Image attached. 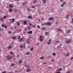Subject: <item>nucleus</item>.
<instances>
[{
    "label": "nucleus",
    "mask_w": 73,
    "mask_h": 73,
    "mask_svg": "<svg viewBox=\"0 0 73 73\" xmlns=\"http://www.w3.org/2000/svg\"><path fill=\"white\" fill-rule=\"evenodd\" d=\"M9 11L10 13H11V12L13 11V9L12 8H9Z\"/></svg>",
    "instance_id": "nucleus-7"
},
{
    "label": "nucleus",
    "mask_w": 73,
    "mask_h": 73,
    "mask_svg": "<svg viewBox=\"0 0 73 73\" xmlns=\"http://www.w3.org/2000/svg\"><path fill=\"white\" fill-rule=\"evenodd\" d=\"M24 63L25 64V66H27V63L26 62H25Z\"/></svg>",
    "instance_id": "nucleus-28"
},
{
    "label": "nucleus",
    "mask_w": 73,
    "mask_h": 73,
    "mask_svg": "<svg viewBox=\"0 0 73 73\" xmlns=\"http://www.w3.org/2000/svg\"><path fill=\"white\" fill-rule=\"evenodd\" d=\"M32 38V36L31 35H29V40H30L31 38Z\"/></svg>",
    "instance_id": "nucleus-10"
},
{
    "label": "nucleus",
    "mask_w": 73,
    "mask_h": 73,
    "mask_svg": "<svg viewBox=\"0 0 73 73\" xmlns=\"http://www.w3.org/2000/svg\"><path fill=\"white\" fill-rule=\"evenodd\" d=\"M33 2L35 3H37V1L36 0H34V1H33Z\"/></svg>",
    "instance_id": "nucleus-37"
},
{
    "label": "nucleus",
    "mask_w": 73,
    "mask_h": 73,
    "mask_svg": "<svg viewBox=\"0 0 73 73\" xmlns=\"http://www.w3.org/2000/svg\"><path fill=\"white\" fill-rule=\"evenodd\" d=\"M11 48H12V47L11 46H9L8 47V48L9 49H11Z\"/></svg>",
    "instance_id": "nucleus-40"
},
{
    "label": "nucleus",
    "mask_w": 73,
    "mask_h": 73,
    "mask_svg": "<svg viewBox=\"0 0 73 73\" xmlns=\"http://www.w3.org/2000/svg\"><path fill=\"white\" fill-rule=\"evenodd\" d=\"M60 48H61V47H60V46H57V49H59Z\"/></svg>",
    "instance_id": "nucleus-33"
},
{
    "label": "nucleus",
    "mask_w": 73,
    "mask_h": 73,
    "mask_svg": "<svg viewBox=\"0 0 73 73\" xmlns=\"http://www.w3.org/2000/svg\"><path fill=\"white\" fill-rule=\"evenodd\" d=\"M9 8H12L13 7V5L12 4L9 5Z\"/></svg>",
    "instance_id": "nucleus-18"
},
{
    "label": "nucleus",
    "mask_w": 73,
    "mask_h": 73,
    "mask_svg": "<svg viewBox=\"0 0 73 73\" xmlns=\"http://www.w3.org/2000/svg\"><path fill=\"white\" fill-rule=\"evenodd\" d=\"M51 40L52 39H50V38L49 39V40L48 41L47 44L48 45H50V44H51Z\"/></svg>",
    "instance_id": "nucleus-2"
},
{
    "label": "nucleus",
    "mask_w": 73,
    "mask_h": 73,
    "mask_svg": "<svg viewBox=\"0 0 73 73\" xmlns=\"http://www.w3.org/2000/svg\"><path fill=\"white\" fill-rule=\"evenodd\" d=\"M46 24H47L46 25H48L49 26L51 25L52 24L51 23L49 22H47V23H46Z\"/></svg>",
    "instance_id": "nucleus-8"
},
{
    "label": "nucleus",
    "mask_w": 73,
    "mask_h": 73,
    "mask_svg": "<svg viewBox=\"0 0 73 73\" xmlns=\"http://www.w3.org/2000/svg\"><path fill=\"white\" fill-rule=\"evenodd\" d=\"M20 64H21L22 62H23V61L21 60H20L18 62Z\"/></svg>",
    "instance_id": "nucleus-19"
},
{
    "label": "nucleus",
    "mask_w": 73,
    "mask_h": 73,
    "mask_svg": "<svg viewBox=\"0 0 73 73\" xmlns=\"http://www.w3.org/2000/svg\"><path fill=\"white\" fill-rule=\"evenodd\" d=\"M37 46H38V45H39V43H38L37 44Z\"/></svg>",
    "instance_id": "nucleus-59"
},
{
    "label": "nucleus",
    "mask_w": 73,
    "mask_h": 73,
    "mask_svg": "<svg viewBox=\"0 0 73 73\" xmlns=\"http://www.w3.org/2000/svg\"><path fill=\"white\" fill-rule=\"evenodd\" d=\"M16 33V31H14L13 32V33L14 34V33Z\"/></svg>",
    "instance_id": "nucleus-62"
},
{
    "label": "nucleus",
    "mask_w": 73,
    "mask_h": 73,
    "mask_svg": "<svg viewBox=\"0 0 73 73\" xmlns=\"http://www.w3.org/2000/svg\"><path fill=\"white\" fill-rule=\"evenodd\" d=\"M69 54L68 53L67 54V55L66 56V57H67V56H69Z\"/></svg>",
    "instance_id": "nucleus-47"
},
{
    "label": "nucleus",
    "mask_w": 73,
    "mask_h": 73,
    "mask_svg": "<svg viewBox=\"0 0 73 73\" xmlns=\"http://www.w3.org/2000/svg\"><path fill=\"white\" fill-rule=\"evenodd\" d=\"M2 73H6V72L5 71H3Z\"/></svg>",
    "instance_id": "nucleus-58"
},
{
    "label": "nucleus",
    "mask_w": 73,
    "mask_h": 73,
    "mask_svg": "<svg viewBox=\"0 0 73 73\" xmlns=\"http://www.w3.org/2000/svg\"><path fill=\"white\" fill-rule=\"evenodd\" d=\"M23 45L22 44H21L20 45V48H23Z\"/></svg>",
    "instance_id": "nucleus-39"
},
{
    "label": "nucleus",
    "mask_w": 73,
    "mask_h": 73,
    "mask_svg": "<svg viewBox=\"0 0 73 73\" xmlns=\"http://www.w3.org/2000/svg\"><path fill=\"white\" fill-rule=\"evenodd\" d=\"M28 19H32V17L30 15H29L28 17Z\"/></svg>",
    "instance_id": "nucleus-24"
},
{
    "label": "nucleus",
    "mask_w": 73,
    "mask_h": 73,
    "mask_svg": "<svg viewBox=\"0 0 73 73\" xmlns=\"http://www.w3.org/2000/svg\"><path fill=\"white\" fill-rule=\"evenodd\" d=\"M32 31H29L28 33L27 34H32Z\"/></svg>",
    "instance_id": "nucleus-16"
},
{
    "label": "nucleus",
    "mask_w": 73,
    "mask_h": 73,
    "mask_svg": "<svg viewBox=\"0 0 73 73\" xmlns=\"http://www.w3.org/2000/svg\"><path fill=\"white\" fill-rule=\"evenodd\" d=\"M29 11H30V9H27V11L29 12Z\"/></svg>",
    "instance_id": "nucleus-44"
},
{
    "label": "nucleus",
    "mask_w": 73,
    "mask_h": 73,
    "mask_svg": "<svg viewBox=\"0 0 73 73\" xmlns=\"http://www.w3.org/2000/svg\"><path fill=\"white\" fill-rule=\"evenodd\" d=\"M49 20H54V18H53V17L50 18L49 19Z\"/></svg>",
    "instance_id": "nucleus-25"
},
{
    "label": "nucleus",
    "mask_w": 73,
    "mask_h": 73,
    "mask_svg": "<svg viewBox=\"0 0 73 73\" xmlns=\"http://www.w3.org/2000/svg\"><path fill=\"white\" fill-rule=\"evenodd\" d=\"M45 35L46 36H47L49 35V34L48 33V32H46L45 33Z\"/></svg>",
    "instance_id": "nucleus-22"
},
{
    "label": "nucleus",
    "mask_w": 73,
    "mask_h": 73,
    "mask_svg": "<svg viewBox=\"0 0 73 73\" xmlns=\"http://www.w3.org/2000/svg\"><path fill=\"white\" fill-rule=\"evenodd\" d=\"M70 42V40H67L66 41V43H69Z\"/></svg>",
    "instance_id": "nucleus-15"
},
{
    "label": "nucleus",
    "mask_w": 73,
    "mask_h": 73,
    "mask_svg": "<svg viewBox=\"0 0 73 73\" xmlns=\"http://www.w3.org/2000/svg\"><path fill=\"white\" fill-rule=\"evenodd\" d=\"M31 8H35V6H31Z\"/></svg>",
    "instance_id": "nucleus-57"
},
{
    "label": "nucleus",
    "mask_w": 73,
    "mask_h": 73,
    "mask_svg": "<svg viewBox=\"0 0 73 73\" xmlns=\"http://www.w3.org/2000/svg\"><path fill=\"white\" fill-rule=\"evenodd\" d=\"M10 54H11V55H13V52L11 51L10 52Z\"/></svg>",
    "instance_id": "nucleus-32"
},
{
    "label": "nucleus",
    "mask_w": 73,
    "mask_h": 73,
    "mask_svg": "<svg viewBox=\"0 0 73 73\" xmlns=\"http://www.w3.org/2000/svg\"><path fill=\"white\" fill-rule=\"evenodd\" d=\"M52 55L54 56H56V54L55 52H53L52 53Z\"/></svg>",
    "instance_id": "nucleus-21"
},
{
    "label": "nucleus",
    "mask_w": 73,
    "mask_h": 73,
    "mask_svg": "<svg viewBox=\"0 0 73 73\" xmlns=\"http://www.w3.org/2000/svg\"><path fill=\"white\" fill-rule=\"evenodd\" d=\"M42 36L41 35L39 37V38H42Z\"/></svg>",
    "instance_id": "nucleus-43"
},
{
    "label": "nucleus",
    "mask_w": 73,
    "mask_h": 73,
    "mask_svg": "<svg viewBox=\"0 0 73 73\" xmlns=\"http://www.w3.org/2000/svg\"><path fill=\"white\" fill-rule=\"evenodd\" d=\"M59 42H60V41L59 40L56 41L55 42V44L57 45V43H58Z\"/></svg>",
    "instance_id": "nucleus-20"
},
{
    "label": "nucleus",
    "mask_w": 73,
    "mask_h": 73,
    "mask_svg": "<svg viewBox=\"0 0 73 73\" xmlns=\"http://www.w3.org/2000/svg\"><path fill=\"white\" fill-rule=\"evenodd\" d=\"M8 33L9 34H11V31L8 32Z\"/></svg>",
    "instance_id": "nucleus-56"
},
{
    "label": "nucleus",
    "mask_w": 73,
    "mask_h": 73,
    "mask_svg": "<svg viewBox=\"0 0 73 73\" xmlns=\"http://www.w3.org/2000/svg\"><path fill=\"white\" fill-rule=\"evenodd\" d=\"M2 26L3 27H4V28H5L6 29L7 28V27L6 26H5V25H4L3 24L2 25Z\"/></svg>",
    "instance_id": "nucleus-14"
},
{
    "label": "nucleus",
    "mask_w": 73,
    "mask_h": 73,
    "mask_svg": "<svg viewBox=\"0 0 73 73\" xmlns=\"http://www.w3.org/2000/svg\"><path fill=\"white\" fill-rule=\"evenodd\" d=\"M70 32H71V29H70L69 30H67L66 31V33L67 34H68V33H70Z\"/></svg>",
    "instance_id": "nucleus-3"
},
{
    "label": "nucleus",
    "mask_w": 73,
    "mask_h": 73,
    "mask_svg": "<svg viewBox=\"0 0 73 73\" xmlns=\"http://www.w3.org/2000/svg\"><path fill=\"white\" fill-rule=\"evenodd\" d=\"M12 58V56L11 55H9L7 56V58L9 60H11V59Z\"/></svg>",
    "instance_id": "nucleus-1"
},
{
    "label": "nucleus",
    "mask_w": 73,
    "mask_h": 73,
    "mask_svg": "<svg viewBox=\"0 0 73 73\" xmlns=\"http://www.w3.org/2000/svg\"><path fill=\"white\" fill-rule=\"evenodd\" d=\"M58 22H57V21H56V25L58 24Z\"/></svg>",
    "instance_id": "nucleus-50"
},
{
    "label": "nucleus",
    "mask_w": 73,
    "mask_h": 73,
    "mask_svg": "<svg viewBox=\"0 0 73 73\" xmlns=\"http://www.w3.org/2000/svg\"><path fill=\"white\" fill-rule=\"evenodd\" d=\"M3 18L5 20L6 19H7V16H5L3 17Z\"/></svg>",
    "instance_id": "nucleus-38"
},
{
    "label": "nucleus",
    "mask_w": 73,
    "mask_h": 73,
    "mask_svg": "<svg viewBox=\"0 0 73 73\" xmlns=\"http://www.w3.org/2000/svg\"><path fill=\"white\" fill-rule=\"evenodd\" d=\"M0 20L1 21H4V18H1Z\"/></svg>",
    "instance_id": "nucleus-26"
},
{
    "label": "nucleus",
    "mask_w": 73,
    "mask_h": 73,
    "mask_svg": "<svg viewBox=\"0 0 73 73\" xmlns=\"http://www.w3.org/2000/svg\"><path fill=\"white\" fill-rule=\"evenodd\" d=\"M38 13L39 14H40V13H41V11L39 10L38 11Z\"/></svg>",
    "instance_id": "nucleus-42"
},
{
    "label": "nucleus",
    "mask_w": 73,
    "mask_h": 73,
    "mask_svg": "<svg viewBox=\"0 0 73 73\" xmlns=\"http://www.w3.org/2000/svg\"><path fill=\"white\" fill-rule=\"evenodd\" d=\"M44 2V3H46V0H43Z\"/></svg>",
    "instance_id": "nucleus-46"
},
{
    "label": "nucleus",
    "mask_w": 73,
    "mask_h": 73,
    "mask_svg": "<svg viewBox=\"0 0 73 73\" xmlns=\"http://www.w3.org/2000/svg\"><path fill=\"white\" fill-rule=\"evenodd\" d=\"M27 44H29V43H30V42L29 41H28V42H27Z\"/></svg>",
    "instance_id": "nucleus-60"
},
{
    "label": "nucleus",
    "mask_w": 73,
    "mask_h": 73,
    "mask_svg": "<svg viewBox=\"0 0 73 73\" xmlns=\"http://www.w3.org/2000/svg\"><path fill=\"white\" fill-rule=\"evenodd\" d=\"M30 53H29V52H27V53H26V54L27 55H29V54H30Z\"/></svg>",
    "instance_id": "nucleus-36"
},
{
    "label": "nucleus",
    "mask_w": 73,
    "mask_h": 73,
    "mask_svg": "<svg viewBox=\"0 0 73 73\" xmlns=\"http://www.w3.org/2000/svg\"><path fill=\"white\" fill-rule=\"evenodd\" d=\"M29 25L30 26H32V23H30Z\"/></svg>",
    "instance_id": "nucleus-51"
},
{
    "label": "nucleus",
    "mask_w": 73,
    "mask_h": 73,
    "mask_svg": "<svg viewBox=\"0 0 73 73\" xmlns=\"http://www.w3.org/2000/svg\"><path fill=\"white\" fill-rule=\"evenodd\" d=\"M67 73H70V71H68Z\"/></svg>",
    "instance_id": "nucleus-64"
},
{
    "label": "nucleus",
    "mask_w": 73,
    "mask_h": 73,
    "mask_svg": "<svg viewBox=\"0 0 73 73\" xmlns=\"http://www.w3.org/2000/svg\"><path fill=\"white\" fill-rule=\"evenodd\" d=\"M25 67H27V69H29L31 68V66H30L29 65H28L27 66H25Z\"/></svg>",
    "instance_id": "nucleus-13"
},
{
    "label": "nucleus",
    "mask_w": 73,
    "mask_h": 73,
    "mask_svg": "<svg viewBox=\"0 0 73 73\" xmlns=\"http://www.w3.org/2000/svg\"><path fill=\"white\" fill-rule=\"evenodd\" d=\"M58 31H61V29H58Z\"/></svg>",
    "instance_id": "nucleus-45"
},
{
    "label": "nucleus",
    "mask_w": 73,
    "mask_h": 73,
    "mask_svg": "<svg viewBox=\"0 0 73 73\" xmlns=\"http://www.w3.org/2000/svg\"><path fill=\"white\" fill-rule=\"evenodd\" d=\"M20 55H17V57H20Z\"/></svg>",
    "instance_id": "nucleus-55"
},
{
    "label": "nucleus",
    "mask_w": 73,
    "mask_h": 73,
    "mask_svg": "<svg viewBox=\"0 0 73 73\" xmlns=\"http://www.w3.org/2000/svg\"><path fill=\"white\" fill-rule=\"evenodd\" d=\"M21 37V36H19L18 38V40H19V39H20V38Z\"/></svg>",
    "instance_id": "nucleus-52"
},
{
    "label": "nucleus",
    "mask_w": 73,
    "mask_h": 73,
    "mask_svg": "<svg viewBox=\"0 0 73 73\" xmlns=\"http://www.w3.org/2000/svg\"><path fill=\"white\" fill-rule=\"evenodd\" d=\"M15 66V64H11V66Z\"/></svg>",
    "instance_id": "nucleus-41"
},
{
    "label": "nucleus",
    "mask_w": 73,
    "mask_h": 73,
    "mask_svg": "<svg viewBox=\"0 0 73 73\" xmlns=\"http://www.w3.org/2000/svg\"><path fill=\"white\" fill-rule=\"evenodd\" d=\"M69 15H66V16L65 17V19H68V18H69Z\"/></svg>",
    "instance_id": "nucleus-9"
},
{
    "label": "nucleus",
    "mask_w": 73,
    "mask_h": 73,
    "mask_svg": "<svg viewBox=\"0 0 73 73\" xmlns=\"http://www.w3.org/2000/svg\"><path fill=\"white\" fill-rule=\"evenodd\" d=\"M27 28H28V30H30V29H31V28H32L31 27V26H29L27 27Z\"/></svg>",
    "instance_id": "nucleus-17"
},
{
    "label": "nucleus",
    "mask_w": 73,
    "mask_h": 73,
    "mask_svg": "<svg viewBox=\"0 0 73 73\" xmlns=\"http://www.w3.org/2000/svg\"><path fill=\"white\" fill-rule=\"evenodd\" d=\"M40 41L42 42V41H43V40L42 39V38H40Z\"/></svg>",
    "instance_id": "nucleus-35"
},
{
    "label": "nucleus",
    "mask_w": 73,
    "mask_h": 73,
    "mask_svg": "<svg viewBox=\"0 0 73 73\" xmlns=\"http://www.w3.org/2000/svg\"><path fill=\"white\" fill-rule=\"evenodd\" d=\"M15 73H18V71H17V70H15Z\"/></svg>",
    "instance_id": "nucleus-54"
},
{
    "label": "nucleus",
    "mask_w": 73,
    "mask_h": 73,
    "mask_svg": "<svg viewBox=\"0 0 73 73\" xmlns=\"http://www.w3.org/2000/svg\"><path fill=\"white\" fill-rule=\"evenodd\" d=\"M12 38L13 40H15V39H16V37H13Z\"/></svg>",
    "instance_id": "nucleus-31"
},
{
    "label": "nucleus",
    "mask_w": 73,
    "mask_h": 73,
    "mask_svg": "<svg viewBox=\"0 0 73 73\" xmlns=\"http://www.w3.org/2000/svg\"><path fill=\"white\" fill-rule=\"evenodd\" d=\"M47 25V24H46V23H42V26H44V25Z\"/></svg>",
    "instance_id": "nucleus-11"
},
{
    "label": "nucleus",
    "mask_w": 73,
    "mask_h": 73,
    "mask_svg": "<svg viewBox=\"0 0 73 73\" xmlns=\"http://www.w3.org/2000/svg\"><path fill=\"white\" fill-rule=\"evenodd\" d=\"M37 27L38 28H40V27L39 26H38Z\"/></svg>",
    "instance_id": "nucleus-61"
},
{
    "label": "nucleus",
    "mask_w": 73,
    "mask_h": 73,
    "mask_svg": "<svg viewBox=\"0 0 73 73\" xmlns=\"http://www.w3.org/2000/svg\"><path fill=\"white\" fill-rule=\"evenodd\" d=\"M64 5H63V4H62L61 5V7H63Z\"/></svg>",
    "instance_id": "nucleus-53"
},
{
    "label": "nucleus",
    "mask_w": 73,
    "mask_h": 73,
    "mask_svg": "<svg viewBox=\"0 0 73 73\" xmlns=\"http://www.w3.org/2000/svg\"><path fill=\"white\" fill-rule=\"evenodd\" d=\"M61 70H62V69H61V68H60V69H59V71H61Z\"/></svg>",
    "instance_id": "nucleus-63"
},
{
    "label": "nucleus",
    "mask_w": 73,
    "mask_h": 73,
    "mask_svg": "<svg viewBox=\"0 0 73 73\" xmlns=\"http://www.w3.org/2000/svg\"><path fill=\"white\" fill-rule=\"evenodd\" d=\"M42 30H45V27H44L42 28L41 29Z\"/></svg>",
    "instance_id": "nucleus-34"
},
{
    "label": "nucleus",
    "mask_w": 73,
    "mask_h": 73,
    "mask_svg": "<svg viewBox=\"0 0 73 73\" xmlns=\"http://www.w3.org/2000/svg\"><path fill=\"white\" fill-rule=\"evenodd\" d=\"M27 4V2H23V3H22V6H24V5H25L26 4Z\"/></svg>",
    "instance_id": "nucleus-6"
},
{
    "label": "nucleus",
    "mask_w": 73,
    "mask_h": 73,
    "mask_svg": "<svg viewBox=\"0 0 73 73\" xmlns=\"http://www.w3.org/2000/svg\"><path fill=\"white\" fill-rule=\"evenodd\" d=\"M31 70L29 69H27V70H26V72H29V71H30Z\"/></svg>",
    "instance_id": "nucleus-27"
},
{
    "label": "nucleus",
    "mask_w": 73,
    "mask_h": 73,
    "mask_svg": "<svg viewBox=\"0 0 73 73\" xmlns=\"http://www.w3.org/2000/svg\"><path fill=\"white\" fill-rule=\"evenodd\" d=\"M33 50V47L31 49V50Z\"/></svg>",
    "instance_id": "nucleus-49"
},
{
    "label": "nucleus",
    "mask_w": 73,
    "mask_h": 73,
    "mask_svg": "<svg viewBox=\"0 0 73 73\" xmlns=\"http://www.w3.org/2000/svg\"><path fill=\"white\" fill-rule=\"evenodd\" d=\"M17 24L18 26H19L20 24V23H19V22H18L17 23Z\"/></svg>",
    "instance_id": "nucleus-23"
},
{
    "label": "nucleus",
    "mask_w": 73,
    "mask_h": 73,
    "mask_svg": "<svg viewBox=\"0 0 73 73\" xmlns=\"http://www.w3.org/2000/svg\"><path fill=\"white\" fill-rule=\"evenodd\" d=\"M41 60H43L44 59V57H42L40 58Z\"/></svg>",
    "instance_id": "nucleus-30"
},
{
    "label": "nucleus",
    "mask_w": 73,
    "mask_h": 73,
    "mask_svg": "<svg viewBox=\"0 0 73 73\" xmlns=\"http://www.w3.org/2000/svg\"><path fill=\"white\" fill-rule=\"evenodd\" d=\"M24 40V38H20L19 40V42H21V41H23Z\"/></svg>",
    "instance_id": "nucleus-4"
},
{
    "label": "nucleus",
    "mask_w": 73,
    "mask_h": 73,
    "mask_svg": "<svg viewBox=\"0 0 73 73\" xmlns=\"http://www.w3.org/2000/svg\"><path fill=\"white\" fill-rule=\"evenodd\" d=\"M62 4L64 5H65V4H66V2H63L62 3Z\"/></svg>",
    "instance_id": "nucleus-29"
},
{
    "label": "nucleus",
    "mask_w": 73,
    "mask_h": 73,
    "mask_svg": "<svg viewBox=\"0 0 73 73\" xmlns=\"http://www.w3.org/2000/svg\"><path fill=\"white\" fill-rule=\"evenodd\" d=\"M22 21L24 25H26L27 24V22L28 21Z\"/></svg>",
    "instance_id": "nucleus-5"
},
{
    "label": "nucleus",
    "mask_w": 73,
    "mask_h": 73,
    "mask_svg": "<svg viewBox=\"0 0 73 73\" xmlns=\"http://www.w3.org/2000/svg\"><path fill=\"white\" fill-rule=\"evenodd\" d=\"M51 61L52 62H53L54 61V60L53 59V60H51Z\"/></svg>",
    "instance_id": "nucleus-48"
},
{
    "label": "nucleus",
    "mask_w": 73,
    "mask_h": 73,
    "mask_svg": "<svg viewBox=\"0 0 73 73\" xmlns=\"http://www.w3.org/2000/svg\"><path fill=\"white\" fill-rule=\"evenodd\" d=\"M15 19L14 18H13L12 19V20L11 21V23H14L15 22Z\"/></svg>",
    "instance_id": "nucleus-12"
}]
</instances>
